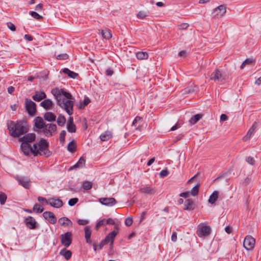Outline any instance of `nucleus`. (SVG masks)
Here are the masks:
<instances>
[{"label": "nucleus", "mask_w": 261, "mask_h": 261, "mask_svg": "<svg viewBox=\"0 0 261 261\" xmlns=\"http://www.w3.org/2000/svg\"><path fill=\"white\" fill-rule=\"evenodd\" d=\"M113 73H114L113 70L110 68L107 69L106 71V74L108 76L112 75Z\"/></svg>", "instance_id": "nucleus-57"}, {"label": "nucleus", "mask_w": 261, "mask_h": 261, "mask_svg": "<svg viewBox=\"0 0 261 261\" xmlns=\"http://www.w3.org/2000/svg\"><path fill=\"white\" fill-rule=\"evenodd\" d=\"M14 91V88L12 86H10L8 88V92L9 94H12Z\"/></svg>", "instance_id": "nucleus-63"}, {"label": "nucleus", "mask_w": 261, "mask_h": 261, "mask_svg": "<svg viewBox=\"0 0 261 261\" xmlns=\"http://www.w3.org/2000/svg\"><path fill=\"white\" fill-rule=\"evenodd\" d=\"M29 14L35 19L37 20H40L41 19L42 17L38 13H37L35 11H30L29 12Z\"/></svg>", "instance_id": "nucleus-42"}, {"label": "nucleus", "mask_w": 261, "mask_h": 261, "mask_svg": "<svg viewBox=\"0 0 261 261\" xmlns=\"http://www.w3.org/2000/svg\"><path fill=\"white\" fill-rule=\"evenodd\" d=\"M40 105L45 110H49L52 108L53 102L50 99H46L41 102Z\"/></svg>", "instance_id": "nucleus-20"}, {"label": "nucleus", "mask_w": 261, "mask_h": 261, "mask_svg": "<svg viewBox=\"0 0 261 261\" xmlns=\"http://www.w3.org/2000/svg\"><path fill=\"white\" fill-rule=\"evenodd\" d=\"M90 102V99L88 97H86L83 101L80 102L77 104V107L80 109H84Z\"/></svg>", "instance_id": "nucleus-30"}, {"label": "nucleus", "mask_w": 261, "mask_h": 261, "mask_svg": "<svg viewBox=\"0 0 261 261\" xmlns=\"http://www.w3.org/2000/svg\"><path fill=\"white\" fill-rule=\"evenodd\" d=\"M57 126L55 124H45L41 132L47 137H51L56 133Z\"/></svg>", "instance_id": "nucleus-5"}, {"label": "nucleus", "mask_w": 261, "mask_h": 261, "mask_svg": "<svg viewBox=\"0 0 261 261\" xmlns=\"http://www.w3.org/2000/svg\"><path fill=\"white\" fill-rule=\"evenodd\" d=\"M66 122L65 117L62 115H60L57 119V123L60 126H63Z\"/></svg>", "instance_id": "nucleus-36"}, {"label": "nucleus", "mask_w": 261, "mask_h": 261, "mask_svg": "<svg viewBox=\"0 0 261 261\" xmlns=\"http://www.w3.org/2000/svg\"><path fill=\"white\" fill-rule=\"evenodd\" d=\"M169 174V171L167 169L163 170L161 171L160 173V175L161 177H165L167 176Z\"/></svg>", "instance_id": "nucleus-54"}, {"label": "nucleus", "mask_w": 261, "mask_h": 261, "mask_svg": "<svg viewBox=\"0 0 261 261\" xmlns=\"http://www.w3.org/2000/svg\"><path fill=\"white\" fill-rule=\"evenodd\" d=\"M255 84L259 86L261 84V76L258 77V79L255 82Z\"/></svg>", "instance_id": "nucleus-64"}, {"label": "nucleus", "mask_w": 261, "mask_h": 261, "mask_svg": "<svg viewBox=\"0 0 261 261\" xmlns=\"http://www.w3.org/2000/svg\"><path fill=\"white\" fill-rule=\"evenodd\" d=\"M244 62L247 64H251L254 62V60L253 59H247Z\"/></svg>", "instance_id": "nucleus-59"}, {"label": "nucleus", "mask_w": 261, "mask_h": 261, "mask_svg": "<svg viewBox=\"0 0 261 261\" xmlns=\"http://www.w3.org/2000/svg\"><path fill=\"white\" fill-rule=\"evenodd\" d=\"M219 193L218 191H215L210 196L208 202L211 204H214L218 198Z\"/></svg>", "instance_id": "nucleus-27"}, {"label": "nucleus", "mask_w": 261, "mask_h": 261, "mask_svg": "<svg viewBox=\"0 0 261 261\" xmlns=\"http://www.w3.org/2000/svg\"><path fill=\"white\" fill-rule=\"evenodd\" d=\"M7 196L5 193H1V205L4 204L6 201Z\"/></svg>", "instance_id": "nucleus-55"}, {"label": "nucleus", "mask_w": 261, "mask_h": 261, "mask_svg": "<svg viewBox=\"0 0 261 261\" xmlns=\"http://www.w3.org/2000/svg\"><path fill=\"white\" fill-rule=\"evenodd\" d=\"M46 96L44 92L42 90H40L35 92V94L32 96V98L36 101H40L45 99Z\"/></svg>", "instance_id": "nucleus-15"}, {"label": "nucleus", "mask_w": 261, "mask_h": 261, "mask_svg": "<svg viewBox=\"0 0 261 261\" xmlns=\"http://www.w3.org/2000/svg\"><path fill=\"white\" fill-rule=\"evenodd\" d=\"M42 10V5L41 4H38L35 7V10L37 11H41Z\"/></svg>", "instance_id": "nucleus-61"}, {"label": "nucleus", "mask_w": 261, "mask_h": 261, "mask_svg": "<svg viewBox=\"0 0 261 261\" xmlns=\"http://www.w3.org/2000/svg\"><path fill=\"white\" fill-rule=\"evenodd\" d=\"M118 233V226L117 225H115V229L108 235V236L109 238H110V239H111V244L112 245L113 244L114 239Z\"/></svg>", "instance_id": "nucleus-31"}, {"label": "nucleus", "mask_w": 261, "mask_h": 261, "mask_svg": "<svg viewBox=\"0 0 261 261\" xmlns=\"http://www.w3.org/2000/svg\"><path fill=\"white\" fill-rule=\"evenodd\" d=\"M226 79V76L222 73L219 70L216 69L211 75L210 80L216 83L223 82Z\"/></svg>", "instance_id": "nucleus-6"}, {"label": "nucleus", "mask_w": 261, "mask_h": 261, "mask_svg": "<svg viewBox=\"0 0 261 261\" xmlns=\"http://www.w3.org/2000/svg\"><path fill=\"white\" fill-rule=\"evenodd\" d=\"M48 204L55 208H60L63 205V202L59 199L49 198Z\"/></svg>", "instance_id": "nucleus-14"}, {"label": "nucleus", "mask_w": 261, "mask_h": 261, "mask_svg": "<svg viewBox=\"0 0 261 261\" xmlns=\"http://www.w3.org/2000/svg\"><path fill=\"white\" fill-rule=\"evenodd\" d=\"M140 192L142 193L148 195H154L155 193V190L150 186H145L140 189Z\"/></svg>", "instance_id": "nucleus-17"}, {"label": "nucleus", "mask_w": 261, "mask_h": 261, "mask_svg": "<svg viewBox=\"0 0 261 261\" xmlns=\"http://www.w3.org/2000/svg\"><path fill=\"white\" fill-rule=\"evenodd\" d=\"M106 220L105 219H103V220H100L98 222V223H97L96 224V227L97 228H98L100 226H102V225H103L105 224L106 223Z\"/></svg>", "instance_id": "nucleus-56"}, {"label": "nucleus", "mask_w": 261, "mask_h": 261, "mask_svg": "<svg viewBox=\"0 0 261 261\" xmlns=\"http://www.w3.org/2000/svg\"><path fill=\"white\" fill-rule=\"evenodd\" d=\"M112 136V133L110 131L107 130L100 135V138L102 141H106L111 139Z\"/></svg>", "instance_id": "nucleus-22"}, {"label": "nucleus", "mask_w": 261, "mask_h": 261, "mask_svg": "<svg viewBox=\"0 0 261 261\" xmlns=\"http://www.w3.org/2000/svg\"><path fill=\"white\" fill-rule=\"evenodd\" d=\"M59 253L60 255L63 256L67 260L70 258L72 254V253L70 250H67L65 248L61 250Z\"/></svg>", "instance_id": "nucleus-25"}, {"label": "nucleus", "mask_w": 261, "mask_h": 261, "mask_svg": "<svg viewBox=\"0 0 261 261\" xmlns=\"http://www.w3.org/2000/svg\"><path fill=\"white\" fill-rule=\"evenodd\" d=\"M148 11H140L138 13L137 17L141 19H146L148 16Z\"/></svg>", "instance_id": "nucleus-35"}, {"label": "nucleus", "mask_w": 261, "mask_h": 261, "mask_svg": "<svg viewBox=\"0 0 261 261\" xmlns=\"http://www.w3.org/2000/svg\"><path fill=\"white\" fill-rule=\"evenodd\" d=\"M211 231L210 226L202 223L198 225L196 233L200 238H205L210 234Z\"/></svg>", "instance_id": "nucleus-4"}, {"label": "nucleus", "mask_w": 261, "mask_h": 261, "mask_svg": "<svg viewBox=\"0 0 261 261\" xmlns=\"http://www.w3.org/2000/svg\"><path fill=\"white\" fill-rule=\"evenodd\" d=\"M34 122L35 127L41 130L45 125L43 119L40 117H36L34 120Z\"/></svg>", "instance_id": "nucleus-18"}, {"label": "nucleus", "mask_w": 261, "mask_h": 261, "mask_svg": "<svg viewBox=\"0 0 261 261\" xmlns=\"http://www.w3.org/2000/svg\"><path fill=\"white\" fill-rule=\"evenodd\" d=\"M44 218L51 224L56 223L57 219L54 214L51 212H45L43 214Z\"/></svg>", "instance_id": "nucleus-13"}, {"label": "nucleus", "mask_w": 261, "mask_h": 261, "mask_svg": "<svg viewBox=\"0 0 261 261\" xmlns=\"http://www.w3.org/2000/svg\"><path fill=\"white\" fill-rule=\"evenodd\" d=\"M201 118V115L199 114H196L193 116L190 120V122L194 124L196 123Z\"/></svg>", "instance_id": "nucleus-38"}, {"label": "nucleus", "mask_w": 261, "mask_h": 261, "mask_svg": "<svg viewBox=\"0 0 261 261\" xmlns=\"http://www.w3.org/2000/svg\"><path fill=\"white\" fill-rule=\"evenodd\" d=\"M25 223L27 227L30 229H34L36 227V221L32 217H28L25 219Z\"/></svg>", "instance_id": "nucleus-19"}, {"label": "nucleus", "mask_w": 261, "mask_h": 261, "mask_svg": "<svg viewBox=\"0 0 261 261\" xmlns=\"http://www.w3.org/2000/svg\"><path fill=\"white\" fill-rule=\"evenodd\" d=\"M35 134L29 133L20 138L19 141L22 142L20 149L25 155L33 154L34 156L45 155L48 157L51 155V152L48 149V143L46 140L41 139L38 143H34L33 146L31 143L35 141Z\"/></svg>", "instance_id": "nucleus-1"}, {"label": "nucleus", "mask_w": 261, "mask_h": 261, "mask_svg": "<svg viewBox=\"0 0 261 261\" xmlns=\"http://www.w3.org/2000/svg\"><path fill=\"white\" fill-rule=\"evenodd\" d=\"M77 201H78L77 198H72V199H70L68 201V204L70 206H73L77 202Z\"/></svg>", "instance_id": "nucleus-48"}, {"label": "nucleus", "mask_w": 261, "mask_h": 261, "mask_svg": "<svg viewBox=\"0 0 261 261\" xmlns=\"http://www.w3.org/2000/svg\"><path fill=\"white\" fill-rule=\"evenodd\" d=\"M226 12V8L224 5H220L215 8L213 11L214 17L216 18H220L222 17Z\"/></svg>", "instance_id": "nucleus-8"}, {"label": "nucleus", "mask_w": 261, "mask_h": 261, "mask_svg": "<svg viewBox=\"0 0 261 261\" xmlns=\"http://www.w3.org/2000/svg\"><path fill=\"white\" fill-rule=\"evenodd\" d=\"M51 93L55 96L58 105L64 110L69 115H71L73 113V105L74 98L70 93L62 89L58 88L53 89Z\"/></svg>", "instance_id": "nucleus-2"}, {"label": "nucleus", "mask_w": 261, "mask_h": 261, "mask_svg": "<svg viewBox=\"0 0 261 261\" xmlns=\"http://www.w3.org/2000/svg\"><path fill=\"white\" fill-rule=\"evenodd\" d=\"M43 208L38 204H35L33 207V211L36 213H41L43 212Z\"/></svg>", "instance_id": "nucleus-41"}, {"label": "nucleus", "mask_w": 261, "mask_h": 261, "mask_svg": "<svg viewBox=\"0 0 261 261\" xmlns=\"http://www.w3.org/2000/svg\"><path fill=\"white\" fill-rule=\"evenodd\" d=\"M77 222L79 225H86L89 223V221L86 219H78Z\"/></svg>", "instance_id": "nucleus-47"}, {"label": "nucleus", "mask_w": 261, "mask_h": 261, "mask_svg": "<svg viewBox=\"0 0 261 261\" xmlns=\"http://www.w3.org/2000/svg\"><path fill=\"white\" fill-rule=\"evenodd\" d=\"M76 147V142L74 140L70 141L67 146V149L69 151L73 152L75 151Z\"/></svg>", "instance_id": "nucleus-34"}, {"label": "nucleus", "mask_w": 261, "mask_h": 261, "mask_svg": "<svg viewBox=\"0 0 261 261\" xmlns=\"http://www.w3.org/2000/svg\"><path fill=\"white\" fill-rule=\"evenodd\" d=\"M246 161L249 164L251 165H254L255 162V160L251 156H248L246 159Z\"/></svg>", "instance_id": "nucleus-51"}, {"label": "nucleus", "mask_w": 261, "mask_h": 261, "mask_svg": "<svg viewBox=\"0 0 261 261\" xmlns=\"http://www.w3.org/2000/svg\"><path fill=\"white\" fill-rule=\"evenodd\" d=\"M200 185L199 184H197L194 187L192 188L191 190V194L193 196H196L198 194L199 191Z\"/></svg>", "instance_id": "nucleus-40"}, {"label": "nucleus", "mask_w": 261, "mask_h": 261, "mask_svg": "<svg viewBox=\"0 0 261 261\" xmlns=\"http://www.w3.org/2000/svg\"><path fill=\"white\" fill-rule=\"evenodd\" d=\"M99 32L101 33L104 39L109 40L112 37V34L108 29L99 30Z\"/></svg>", "instance_id": "nucleus-23"}, {"label": "nucleus", "mask_w": 261, "mask_h": 261, "mask_svg": "<svg viewBox=\"0 0 261 261\" xmlns=\"http://www.w3.org/2000/svg\"><path fill=\"white\" fill-rule=\"evenodd\" d=\"M118 233V226L117 225H115V229L108 235V236L109 238H110V239H111V244L112 245L113 244L114 239Z\"/></svg>", "instance_id": "nucleus-32"}, {"label": "nucleus", "mask_w": 261, "mask_h": 261, "mask_svg": "<svg viewBox=\"0 0 261 261\" xmlns=\"http://www.w3.org/2000/svg\"><path fill=\"white\" fill-rule=\"evenodd\" d=\"M171 240L173 242H176L177 240V235L175 232H173L171 236Z\"/></svg>", "instance_id": "nucleus-62"}, {"label": "nucleus", "mask_w": 261, "mask_h": 261, "mask_svg": "<svg viewBox=\"0 0 261 261\" xmlns=\"http://www.w3.org/2000/svg\"><path fill=\"white\" fill-rule=\"evenodd\" d=\"M85 160L83 157H81L77 163L73 166L75 168H80L82 167L85 165Z\"/></svg>", "instance_id": "nucleus-37"}, {"label": "nucleus", "mask_w": 261, "mask_h": 261, "mask_svg": "<svg viewBox=\"0 0 261 261\" xmlns=\"http://www.w3.org/2000/svg\"><path fill=\"white\" fill-rule=\"evenodd\" d=\"M189 26L187 23H182L178 25V30H182L187 29Z\"/></svg>", "instance_id": "nucleus-49"}, {"label": "nucleus", "mask_w": 261, "mask_h": 261, "mask_svg": "<svg viewBox=\"0 0 261 261\" xmlns=\"http://www.w3.org/2000/svg\"><path fill=\"white\" fill-rule=\"evenodd\" d=\"M59 222L62 226H71L72 222L67 217H62L59 219Z\"/></svg>", "instance_id": "nucleus-26"}, {"label": "nucleus", "mask_w": 261, "mask_h": 261, "mask_svg": "<svg viewBox=\"0 0 261 261\" xmlns=\"http://www.w3.org/2000/svg\"><path fill=\"white\" fill-rule=\"evenodd\" d=\"M65 135H66V132L65 130H62L60 133V141L61 143H62V145L64 144L65 141Z\"/></svg>", "instance_id": "nucleus-43"}, {"label": "nucleus", "mask_w": 261, "mask_h": 261, "mask_svg": "<svg viewBox=\"0 0 261 261\" xmlns=\"http://www.w3.org/2000/svg\"><path fill=\"white\" fill-rule=\"evenodd\" d=\"M257 122H254L252 126L248 130L246 135L243 138V141H247L251 138L252 135L254 133L255 130L257 127Z\"/></svg>", "instance_id": "nucleus-12"}, {"label": "nucleus", "mask_w": 261, "mask_h": 261, "mask_svg": "<svg viewBox=\"0 0 261 261\" xmlns=\"http://www.w3.org/2000/svg\"><path fill=\"white\" fill-rule=\"evenodd\" d=\"M228 119V117L225 114H222L220 116V120L222 121H226Z\"/></svg>", "instance_id": "nucleus-58"}, {"label": "nucleus", "mask_w": 261, "mask_h": 261, "mask_svg": "<svg viewBox=\"0 0 261 261\" xmlns=\"http://www.w3.org/2000/svg\"><path fill=\"white\" fill-rule=\"evenodd\" d=\"M184 210L191 211L194 209V203L191 199H187L185 202Z\"/></svg>", "instance_id": "nucleus-21"}, {"label": "nucleus", "mask_w": 261, "mask_h": 261, "mask_svg": "<svg viewBox=\"0 0 261 261\" xmlns=\"http://www.w3.org/2000/svg\"><path fill=\"white\" fill-rule=\"evenodd\" d=\"M133 220L132 217H129L125 219V224L127 226H130L133 223Z\"/></svg>", "instance_id": "nucleus-46"}, {"label": "nucleus", "mask_w": 261, "mask_h": 261, "mask_svg": "<svg viewBox=\"0 0 261 261\" xmlns=\"http://www.w3.org/2000/svg\"><path fill=\"white\" fill-rule=\"evenodd\" d=\"M91 234V231L90 227L86 226L85 228V238H86L87 243H89V244L91 243V241L90 240Z\"/></svg>", "instance_id": "nucleus-28"}, {"label": "nucleus", "mask_w": 261, "mask_h": 261, "mask_svg": "<svg viewBox=\"0 0 261 261\" xmlns=\"http://www.w3.org/2000/svg\"><path fill=\"white\" fill-rule=\"evenodd\" d=\"M44 119L47 121H55L56 116L51 112H46L44 115Z\"/></svg>", "instance_id": "nucleus-24"}, {"label": "nucleus", "mask_w": 261, "mask_h": 261, "mask_svg": "<svg viewBox=\"0 0 261 261\" xmlns=\"http://www.w3.org/2000/svg\"><path fill=\"white\" fill-rule=\"evenodd\" d=\"M189 192H184L180 194V196L184 198H187L189 196Z\"/></svg>", "instance_id": "nucleus-60"}, {"label": "nucleus", "mask_w": 261, "mask_h": 261, "mask_svg": "<svg viewBox=\"0 0 261 261\" xmlns=\"http://www.w3.org/2000/svg\"><path fill=\"white\" fill-rule=\"evenodd\" d=\"M66 128L69 132L75 133L76 132V128L74 124H67Z\"/></svg>", "instance_id": "nucleus-39"}, {"label": "nucleus", "mask_w": 261, "mask_h": 261, "mask_svg": "<svg viewBox=\"0 0 261 261\" xmlns=\"http://www.w3.org/2000/svg\"><path fill=\"white\" fill-rule=\"evenodd\" d=\"M60 237L61 244L66 247H69L72 241L71 232H66L65 233L61 234Z\"/></svg>", "instance_id": "nucleus-9"}, {"label": "nucleus", "mask_w": 261, "mask_h": 261, "mask_svg": "<svg viewBox=\"0 0 261 261\" xmlns=\"http://www.w3.org/2000/svg\"><path fill=\"white\" fill-rule=\"evenodd\" d=\"M8 128L11 136L14 137H18L28 131V127L27 123L23 121L14 122L8 121L7 122Z\"/></svg>", "instance_id": "nucleus-3"}, {"label": "nucleus", "mask_w": 261, "mask_h": 261, "mask_svg": "<svg viewBox=\"0 0 261 261\" xmlns=\"http://www.w3.org/2000/svg\"><path fill=\"white\" fill-rule=\"evenodd\" d=\"M56 59L58 60H66L68 58V55L67 54H61L56 55Z\"/></svg>", "instance_id": "nucleus-45"}, {"label": "nucleus", "mask_w": 261, "mask_h": 261, "mask_svg": "<svg viewBox=\"0 0 261 261\" xmlns=\"http://www.w3.org/2000/svg\"><path fill=\"white\" fill-rule=\"evenodd\" d=\"M38 200L39 202L41 203H45V204H48V201H49V199L47 200L45 198L42 197H38Z\"/></svg>", "instance_id": "nucleus-52"}, {"label": "nucleus", "mask_w": 261, "mask_h": 261, "mask_svg": "<svg viewBox=\"0 0 261 261\" xmlns=\"http://www.w3.org/2000/svg\"><path fill=\"white\" fill-rule=\"evenodd\" d=\"M142 120V117H139V116H137L135 119L134 120L133 122V123H132V125L133 126H136V124L138 123V122H141Z\"/></svg>", "instance_id": "nucleus-50"}, {"label": "nucleus", "mask_w": 261, "mask_h": 261, "mask_svg": "<svg viewBox=\"0 0 261 261\" xmlns=\"http://www.w3.org/2000/svg\"><path fill=\"white\" fill-rule=\"evenodd\" d=\"M7 25L8 27V28L10 30H11L12 31H15V30H16V28H15V26L14 25V24L11 23V22H8L7 23Z\"/></svg>", "instance_id": "nucleus-53"}, {"label": "nucleus", "mask_w": 261, "mask_h": 261, "mask_svg": "<svg viewBox=\"0 0 261 261\" xmlns=\"http://www.w3.org/2000/svg\"><path fill=\"white\" fill-rule=\"evenodd\" d=\"M63 72L65 73V74H68V75L72 78V79H75L76 78H77L79 76V74L73 71H70L69 69H68V68H65L63 70Z\"/></svg>", "instance_id": "nucleus-29"}, {"label": "nucleus", "mask_w": 261, "mask_h": 261, "mask_svg": "<svg viewBox=\"0 0 261 261\" xmlns=\"http://www.w3.org/2000/svg\"><path fill=\"white\" fill-rule=\"evenodd\" d=\"M19 184L23 187L26 189H29L30 187V179L25 177H21L17 179Z\"/></svg>", "instance_id": "nucleus-16"}, {"label": "nucleus", "mask_w": 261, "mask_h": 261, "mask_svg": "<svg viewBox=\"0 0 261 261\" xmlns=\"http://www.w3.org/2000/svg\"><path fill=\"white\" fill-rule=\"evenodd\" d=\"M83 187L85 190H89L92 188V184L91 182L86 181L83 183Z\"/></svg>", "instance_id": "nucleus-44"}, {"label": "nucleus", "mask_w": 261, "mask_h": 261, "mask_svg": "<svg viewBox=\"0 0 261 261\" xmlns=\"http://www.w3.org/2000/svg\"><path fill=\"white\" fill-rule=\"evenodd\" d=\"M25 107L30 115H34L36 113V103L31 99H25Z\"/></svg>", "instance_id": "nucleus-10"}, {"label": "nucleus", "mask_w": 261, "mask_h": 261, "mask_svg": "<svg viewBox=\"0 0 261 261\" xmlns=\"http://www.w3.org/2000/svg\"><path fill=\"white\" fill-rule=\"evenodd\" d=\"M136 57L139 60H145L148 58V55L146 52L139 51L136 53Z\"/></svg>", "instance_id": "nucleus-33"}, {"label": "nucleus", "mask_w": 261, "mask_h": 261, "mask_svg": "<svg viewBox=\"0 0 261 261\" xmlns=\"http://www.w3.org/2000/svg\"><path fill=\"white\" fill-rule=\"evenodd\" d=\"M99 202L102 204L108 206H112L116 203V201L115 198H100L98 200Z\"/></svg>", "instance_id": "nucleus-11"}, {"label": "nucleus", "mask_w": 261, "mask_h": 261, "mask_svg": "<svg viewBox=\"0 0 261 261\" xmlns=\"http://www.w3.org/2000/svg\"><path fill=\"white\" fill-rule=\"evenodd\" d=\"M255 240L250 235L247 236L244 240L243 246L248 251H251L254 247Z\"/></svg>", "instance_id": "nucleus-7"}]
</instances>
